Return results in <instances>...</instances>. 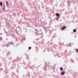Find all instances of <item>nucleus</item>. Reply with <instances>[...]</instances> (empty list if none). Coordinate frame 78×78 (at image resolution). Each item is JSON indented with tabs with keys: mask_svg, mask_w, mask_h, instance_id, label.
<instances>
[{
	"mask_svg": "<svg viewBox=\"0 0 78 78\" xmlns=\"http://www.w3.org/2000/svg\"><path fill=\"white\" fill-rule=\"evenodd\" d=\"M37 34H35V36L37 35H41V30H40V31H37L36 32Z\"/></svg>",
	"mask_w": 78,
	"mask_h": 78,
	"instance_id": "f257e3e1",
	"label": "nucleus"
},
{
	"mask_svg": "<svg viewBox=\"0 0 78 78\" xmlns=\"http://www.w3.org/2000/svg\"><path fill=\"white\" fill-rule=\"evenodd\" d=\"M44 29L45 31V33H47V31H49V29H48V27H47L45 28H44Z\"/></svg>",
	"mask_w": 78,
	"mask_h": 78,
	"instance_id": "f03ea898",
	"label": "nucleus"
},
{
	"mask_svg": "<svg viewBox=\"0 0 78 78\" xmlns=\"http://www.w3.org/2000/svg\"><path fill=\"white\" fill-rule=\"evenodd\" d=\"M66 28H67V26H63L61 28V30H64V29H66Z\"/></svg>",
	"mask_w": 78,
	"mask_h": 78,
	"instance_id": "7ed1b4c3",
	"label": "nucleus"
},
{
	"mask_svg": "<svg viewBox=\"0 0 78 78\" xmlns=\"http://www.w3.org/2000/svg\"><path fill=\"white\" fill-rule=\"evenodd\" d=\"M54 55H58V51H55Z\"/></svg>",
	"mask_w": 78,
	"mask_h": 78,
	"instance_id": "20e7f679",
	"label": "nucleus"
},
{
	"mask_svg": "<svg viewBox=\"0 0 78 78\" xmlns=\"http://www.w3.org/2000/svg\"><path fill=\"white\" fill-rule=\"evenodd\" d=\"M51 34V31H50H50L49 32V33L48 34V37H50V34Z\"/></svg>",
	"mask_w": 78,
	"mask_h": 78,
	"instance_id": "39448f33",
	"label": "nucleus"
},
{
	"mask_svg": "<svg viewBox=\"0 0 78 78\" xmlns=\"http://www.w3.org/2000/svg\"><path fill=\"white\" fill-rule=\"evenodd\" d=\"M16 64L15 63H13V64L12 67V69H14V68H15V67H16Z\"/></svg>",
	"mask_w": 78,
	"mask_h": 78,
	"instance_id": "423d86ee",
	"label": "nucleus"
},
{
	"mask_svg": "<svg viewBox=\"0 0 78 78\" xmlns=\"http://www.w3.org/2000/svg\"><path fill=\"white\" fill-rule=\"evenodd\" d=\"M62 46L61 45H60V47H58V49H59V50H62Z\"/></svg>",
	"mask_w": 78,
	"mask_h": 78,
	"instance_id": "0eeeda50",
	"label": "nucleus"
},
{
	"mask_svg": "<svg viewBox=\"0 0 78 78\" xmlns=\"http://www.w3.org/2000/svg\"><path fill=\"white\" fill-rule=\"evenodd\" d=\"M10 44V45H14V43L13 42H9V44Z\"/></svg>",
	"mask_w": 78,
	"mask_h": 78,
	"instance_id": "6e6552de",
	"label": "nucleus"
},
{
	"mask_svg": "<svg viewBox=\"0 0 78 78\" xmlns=\"http://www.w3.org/2000/svg\"><path fill=\"white\" fill-rule=\"evenodd\" d=\"M60 18V16H57L56 17L55 20H57V21H58V19H59Z\"/></svg>",
	"mask_w": 78,
	"mask_h": 78,
	"instance_id": "1a4fd4ad",
	"label": "nucleus"
},
{
	"mask_svg": "<svg viewBox=\"0 0 78 78\" xmlns=\"http://www.w3.org/2000/svg\"><path fill=\"white\" fill-rule=\"evenodd\" d=\"M65 74V71H63L61 73V75H64Z\"/></svg>",
	"mask_w": 78,
	"mask_h": 78,
	"instance_id": "9d476101",
	"label": "nucleus"
},
{
	"mask_svg": "<svg viewBox=\"0 0 78 78\" xmlns=\"http://www.w3.org/2000/svg\"><path fill=\"white\" fill-rule=\"evenodd\" d=\"M55 15L57 16V17H59L60 16V14L58 13H56L55 14Z\"/></svg>",
	"mask_w": 78,
	"mask_h": 78,
	"instance_id": "9b49d317",
	"label": "nucleus"
},
{
	"mask_svg": "<svg viewBox=\"0 0 78 78\" xmlns=\"http://www.w3.org/2000/svg\"><path fill=\"white\" fill-rule=\"evenodd\" d=\"M47 62H45V64H44V67H47Z\"/></svg>",
	"mask_w": 78,
	"mask_h": 78,
	"instance_id": "f8f14e48",
	"label": "nucleus"
},
{
	"mask_svg": "<svg viewBox=\"0 0 78 78\" xmlns=\"http://www.w3.org/2000/svg\"><path fill=\"white\" fill-rule=\"evenodd\" d=\"M73 32H74V33H76V29H74L73 30Z\"/></svg>",
	"mask_w": 78,
	"mask_h": 78,
	"instance_id": "ddd939ff",
	"label": "nucleus"
},
{
	"mask_svg": "<svg viewBox=\"0 0 78 78\" xmlns=\"http://www.w3.org/2000/svg\"><path fill=\"white\" fill-rule=\"evenodd\" d=\"M60 71H62V70H63V68H62V67H60Z\"/></svg>",
	"mask_w": 78,
	"mask_h": 78,
	"instance_id": "4468645a",
	"label": "nucleus"
},
{
	"mask_svg": "<svg viewBox=\"0 0 78 78\" xmlns=\"http://www.w3.org/2000/svg\"><path fill=\"white\" fill-rule=\"evenodd\" d=\"M0 5L1 6H3V4H2V2H0Z\"/></svg>",
	"mask_w": 78,
	"mask_h": 78,
	"instance_id": "2eb2a0df",
	"label": "nucleus"
},
{
	"mask_svg": "<svg viewBox=\"0 0 78 78\" xmlns=\"http://www.w3.org/2000/svg\"><path fill=\"white\" fill-rule=\"evenodd\" d=\"M23 41H25V40H26V38H25V37H23Z\"/></svg>",
	"mask_w": 78,
	"mask_h": 78,
	"instance_id": "dca6fc26",
	"label": "nucleus"
},
{
	"mask_svg": "<svg viewBox=\"0 0 78 78\" xmlns=\"http://www.w3.org/2000/svg\"><path fill=\"white\" fill-rule=\"evenodd\" d=\"M76 53H78V49H76Z\"/></svg>",
	"mask_w": 78,
	"mask_h": 78,
	"instance_id": "f3484780",
	"label": "nucleus"
},
{
	"mask_svg": "<svg viewBox=\"0 0 78 78\" xmlns=\"http://www.w3.org/2000/svg\"><path fill=\"white\" fill-rule=\"evenodd\" d=\"M58 44H59V45H61V41H58Z\"/></svg>",
	"mask_w": 78,
	"mask_h": 78,
	"instance_id": "a211bd4d",
	"label": "nucleus"
},
{
	"mask_svg": "<svg viewBox=\"0 0 78 78\" xmlns=\"http://www.w3.org/2000/svg\"><path fill=\"white\" fill-rule=\"evenodd\" d=\"M67 4H68V5H69H69H70V4H69V2L68 1H67Z\"/></svg>",
	"mask_w": 78,
	"mask_h": 78,
	"instance_id": "6ab92c4d",
	"label": "nucleus"
},
{
	"mask_svg": "<svg viewBox=\"0 0 78 78\" xmlns=\"http://www.w3.org/2000/svg\"><path fill=\"white\" fill-rule=\"evenodd\" d=\"M28 49L29 50H31V47H29L28 48Z\"/></svg>",
	"mask_w": 78,
	"mask_h": 78,
	"instance_id": "aec40b11",
	"label": "nucleus"
},
{
	"mask_svg": "<svg viewBox=\"0 0 78 78\" xmlns=\"http://www.w3.org/2000/svg\"><path fill=\"white\" fill-rule=\"evenodd\" d=\"M16 14V12H13V15H15Z\"/></svg>",
	"mask_w": 78,
	"mask_h": 78,
	"instance_id": "412c9836",
	"label": "nucleus"
},
{
	"mask_svg": "<svg viewBox=\"0 0 78 78\" xmlns=\"http://www.w3.org/2000/svg\"><path fill=\"white\" fill-rule=\"evenodd\" d=\"M6 46L7 47H8L9 46V45H8V44H6Z\"/></svg>",
	"mask_w": 78,
	"mask_h": 78,
	"instance_id": "4be33fe9",
	"label": "nucleus"
},
{
	"mask_svg": "<svg viewBox=\"0 0 78 78\" xmlns=\"http://www.w3.org/2000/svg\"><path fill=\"white\" fill-rule=\"evenodd\" d=\"M0 41H2V37H0Z\"/></svg>",
	"mask_w": 78,
	"mask_h": 78,
	"instance_id": "5701e85b",
	"label": "nucleus"
},
{
	"mask_svg": "<svg viewBox=\"0 0 78 78\" xmlns=\"http://www.w3.org/2000/svg\"><path fill=\"white\" fill-rule=\"evenodd\" d=\"M26 56L27 57V58L28 59V58H29L28 56L27 55H26Z\"/></svg>",
	"mask_w": 78,
	"mask_h": 78,
	"instance_id": "b1692460",
	"label": "nucleus"
},
{
	"mask_svg": "<svg viewBox=\"0 0 78 78\" xmlns=\"http://www.w3.org/2000/svg\"><path fill=\"white\" fill-rule=\"evenodd\" d=\"M70 61L71 62H73H73H74V61H73V60L72 61Z\"/></svg>",
	"mask_w": 78,
	"mask_h": 78,
	"instance_id": "393cba45",
	"label": "nucleus"
},
{
	"mask_svg": "<svg viewBox=\"0 0 78 78\" xmlns=\"http://www.w3.org/2000/svg\"><path fill=\"white\" fill-rule=\"evenodd\" d=\"M69 47H72V46H71V44H69Z\"/></svg>",
	"mask_w": 78,
	"mask_h": 78,
	"instance_id": "a878e982",
	"label": "nucleus"
},
{
	"mask_svg": "<svg viewBox=\"0 0 78 78\" xmlns=\"http://www.w3.org/2000/svg\"><path fill=\"white\" fill-rule=\"evenodd\" d=\"M66 45H67V46L68 47L69 46V44H67Z\"/></svg>",
	"mask_w": 78,
	"mask_h": 78,
	"instance_id": "bb28decb",
	"label": "nucleus"
},
{
	"mask_svg": "<svg viewBox=\"0 0 78 78\" xmlns=\"http://www.w3.org/2000/svg\"><path fill=\"white\" fill-rule=\"evenodd\" d=\"M5 8V4L3 5V8Z\"/></svg>",
	"mask_w": 78,
	"mask_h": 78,
	"instance_id": "cd10ccee",
	"label": "nucleus"
},
{
	"mask_svg": "<svg viewBox=\"0 0 78 78\" xmlns=\"http://www.w3.org/2000/svg\"><path fill=\"white\" fill-rule=\"evenodd\" d=\"M16 33L17 34L18 33V31L17 30H16Z\"/></svg>",
	"mask_w": 78,
	"mask_h": 78,
	"instance_id": "c85d7f7f",
	"label": "nucleus"
},
{
	"mask_svg": "<svg viewBox=\"0 0 78 78\" xmlns=\"http://www.w3.org/2000/svg\"><path fill=\"white\" fill-rule=\"evenodd\" d=\"M0 70H3V69L1 68H0Z\"/></svg>",
	"mask_w": 78,
	"mask_h": 78,
	"instance_id": "c756f323",
	"label": "nucleus"
},
{
	"mask_svg": "<svg viewBox=\"0 0 78 78\" xmlns=\"http://www.w3.org/2000/svg\"><path fill=\"white\" fill-rule=\"evenodd\" d=\"M44 70L45 71H46V68L45 67L44 69Z\"/></svg>",
	"mask_w": 78,
	"mask_h": 78,
	"instance_id": "7c9ffc66",
	"label": "nucleus"
},
{
	"mask_svg": "<svg viewBox=\"0 0 78 78\" xmlns=\"http://www.w3.org/2000/svg\"><path fill=\"white\" fill-rule=\"evenodd\" d=\"M5 10V8H3V11Z\"/></svg>",
	"mask_w": 78,
	"mask_h": 78,
	"instance_id": "2f4dec72",
	"label": "nucleus"
},
{
	"mask_svg": "<svg viewBox=\"0 0 78 78\" xmlns=\"http://www.w3.org/2000/svg\"><path fill=\"white\" fill-rule=\"evenodd\" d=\"M7 44L8 45H9V46H10V44H9V42H8V44Z\"/></svg>",
	"mask_w": 78,
	"mask_h": 78,
	"instance_id": "473e14b6",
	"label": "nucleus"
},
{
	"mask_svg": "<svg viewBox=\"0 0 78 78\" xmlns=\"http://www.w3.org/2000/svg\"><path fill=\"white\" fill-rule=\"evenodd\" d=\"M38 39H38V38H37V39H35V41H38Z\"/></svg>",
	"mask_w": 78,
	"mask_h": 78,
	"instance_id": "72a5a7b5",
	"label": "nucleus"
},
{
	"mask_svg": "<svg viewBox=\"0 0 78 78\" xmlns=\"http://www.w3.org/2000/svg\"><path fill=\"white\" fill-rule=\"evenodd\" d=\"M8 54H9H9H10V52H9V51H8Z\"/></svg>",
	"mask_w": 78,
	"mask_h": 78,
	"instance_id": "f704fd0d",
	"label": "nucleus"
},
{
	"mask_svg": "<svg viewBox=\"0 0 78 78\" xmlns=\"http://www.w3.org/2000/svg\"><path fill=\"white\" fill-rule=\"evenodd\" d=\"M6 4H8V2L7 1V2H6Z\"/></svg>",
	"mask_w": 78,
	"mask_h": 78,
	"instance_id": "c9c22d12",
	"label": "nucleus"
},
{
	"mask_svg": "<svg viewBox=\"0 0 78 78\" xmlns=\"http://www.w3.org/2000/svg\"><path fill=\"white\" fill-rule=\"evenodd\" d=\"M23 40H22L20 41V42H23Z\"/></svg>",
	"mask_w": 78,
	"mask_h": 78,
	"instance_id": "e433bc0d",
	"label": "nucleus"
},
{
	"mask_svg": "<svg viewBox=\"0 0 78 78\" xmlns=\"http://www.w3.org/2000/svg\"><path fill=\"white\" fill-rule=\"evenodd\" d=\"M45 9H46V12H47V9L46 8H45Z\"/></svg>",
	"mask_w": 78,
	"mask_h": 78,
	"instance_id": "4c0bfd02",
	"label": "nucleus"
},
{
	"mask_svg": "<svg viewBox=\"0 0 78 78\" xmlns=\"http://www.w3.org/2000/svg\"><path fill=\"white\" fill-rule=\"evenodd\" d=\"M35 31H37V29H36Z\"/></svg>",
	"mask_w": 78,
	"mask_h": 78,
	"instance_id": "58836bf2",
	"label": "nucleus"
},
{
	"mask_svg": "<svg viewBox=\"0 0 78 78\" xmlns=\"http://www.w3.org/2000/svg\"><path fill=\"white\" fill-rule=\"evenodd\" d=\"M27 29H26V33H27Z\"/></svg>",
	"mask_w": 78,
	"mask_h": 78,
	"instance_id": "ea45409f",
	"label": "nucleus"
},
{
	"mask_svg": "<svg viewBox=\"0 0 78 78\" xmlns=\"http://www.w3.org/2000/svg\"><path fill=\"white\" fill-rule=\"evenodd\" d=\"M44 8V6H42V8Z\"/></svg>",
	"mask_w": 78,
	"mask_h": 78,
	"instance_id": "a19ab883",
	"label": "nucleus"
},
{
	"mask_svg": "<svg viewBox=\"0 0 78 78\" xmlns=\"http://www.w3.org/2000/svg\"><path fill=\"white\" fill-rule=\"evenodd\" d=\"M6 6L7 7H8V4H6Z\"/></svg>",
	"mask_w": 78,
	"mask_h": 78,
	"instance_id": "79ce46f5",
	"label": "nucleus"
},
{
	"mask_svg": "<svg viewBox=\"0 0 78 78\" xmlns=\"http://www.w3.org/2000/svg\"><path fill=\"white\" fill-rule=\"evenodd\" d=\"M13 36H14V35L12 34V37H13Z\"/></svg>",
	"mask_w": 78,
	"mask_h": 78,
	"instance_id": "37998d69",
	"label": "nucleus"
},
{
	"mask_svg": "<svg viewBox=\"0 0 78 78\" xmlns=\"http://www.w3.org/2000/svg\"><path fill=\"white\" fill-rule=\"evenodd\" d=\"M20 26H18V28H20Z\"/></svg>",
	"mask_w": 78,
	"mask_h": 78,
	"instance_id": "c03bdc74",
	"label": "nucleus"
},
{
	"mask_svg": "<svg viewBox=\"0 0 78 78\" xmlns=\"http://www.w3.org/2000/svg\"><path fill=\"white\" fill-rule=\"evenodd\" d=\"M20 22L18 23V24H20Z\"/></svg>",
	"mask_w": 78,
	"mask_h": 78,
	"instance_id": "a18cd8bd",
	"label": "nucleus"
},
{
	"mask_svg": "<svg viewBox=\"0 0 78 78\" xmlns=\"http://www.w3.org/2000/svg\"><path fill=\"white\" fill-rule=\"evenodd\" d=\"M53 39H51V41H53Z\"/></svg>",
	"mask_w": 78,
	"mask_h": 78,
	"instance_id": "49530a36",
	"label": "nucleus"
},
{
	"mask_svg": "<svg viewBox=\"0 0 78 78\" xmlns=\"http://www.w3.org/2000/svg\"><path fill=\"white\" fill-rule=\"evenodd\" d=\"M74 9H76V7L75 8H74Z\"/></svg>",
	"mask_w": 78,
	"mask_h": 78,
	"instance_id": "de8ad7c7",
	"label": "nucleus"
},
{
	"mask_svg": "<svg viewBox=\"0 0 78 78\" xmlns=\"http://www.w3.org/2000/svg\"><path fill=\"white\" fill-rule=\"evenodd\" d=\"M27 29L26 28H24V30H26Z\"/></svg>",
	"mask_w": 78,
	"mask_h": 78,
	"instance_id": "09e8293b",
	"label": "nucleus"
},
{
	"mask_svg": "<svg viewBox=\"0 0 78 78\" xmlns=\"http://www.w3.org/2000/svg\"><path fill=\"white\" fill-rule=\"evenodd\" d=\"M24 64L25 65V62H24Z\"/></svg>",
	"mask_w": 78,
	"mask_h": 78,
	"instance_id": "8fccbe9b",
	"label": "nucleus"
},
{
	"mask_svg": "<svg viewBox=\"0 0 78 78\" xmlns=\"http://www.w3.org/2000/svg\"><path fill=\"white\" fill-rule=\"evenodd\" d=\"M18 45H19V44H17V46H18Z\"/></svg>",
	"mask_w": 78,
	"mask_h": 78,
	"instance_id": "3c124183",
	"label": "nucleus"
},
{
	"mask_svg": "<svg viewBox=\"0 0 78 78\" xmlns=\"http://www.w3.org/2000/svg\"><path fill=\"white\" fill-rule=\"evenodd\" d=\"M9 16L10 17H11V15H10Z\"/></svg>",
	"mask_w": 78,
	"mask_h": 78,
	"instance_id": "603ef678",
	"label": "nucleus"
},
{
	"mask_svg": "<svg viewBox=\"0 0 78 78\" xmlns=\"http://www.w3.org/2000/svg\"><path fill=\"white\" fill-rule=\"evenodd\" d=\"M38 8H39H39H40V7H38Z\"/></svg>",
	"mask_w": 78,
	"mask_h": 78,
	"instance_id": "864d4df0",
	"label": "nucleus"
},
{
	"mask_svg": "<svg viewBox=\"0 0 78 78\" xmlns=\"http://www.w3.org/2000/svg\"><path fill=\"white\" fill-rule=\"evenodd\" d=\"M61 20H59V21H61Z\"/></svg>",
	"mask_w": 78,
	"mask_h": 78,
	"instance_id": "5fc2aeb1",
	"label": "nucleus"
},
{
	"mask_svg": "<svg viewBox=\"0 0 78 78\" xmlns=\"http://www.w3.org/2000/svg\"><path fill=\"white\" fill-rule=\"evenodd\" d=\"M31 27H32L31 26H30V28H31Z\"/></svg>",
	"mask_w": 78,
	"mask_h": 78,
	"instance_id": "6e6d98bb",
	"label": "nucleus"
},
{
	"mask_svg": "<svg viewBox=\"0 0 78 78\" xmlns=\"http://www.w3.org/2000/svg\"><path fill=\"white\" fill-rule=\"evenodd\" d=\"M51 0H50V1L51 2Z\"/></svg>",
	"mask_w": 78,
	"mask_h": 78,
	"instance_id": "4d7b16f0",
	"label": "nucleus"
},
{
	"mask_svg": "<svg viewBox=\"0 0 78 78\" xmlns=\"http://www.w3.org/2000/svg\"><path fill=\"white\" fill-rule=\"evenodd\" d=\"M52 37V38H53V37Z\"/></svg>",
	"mask_w": 78,
	"mask_h": 78,
	"instance_id": "13d9d810",
	"label": "nucleus"
},
{
	"mask_svg": "<svg viewBox=\"0 0 78 78\" xmlns=\"http://www.w3.org/2000/svg\"><path fill=\"white\" fill-rule=\"evenodd\" d=\"M7 36H8V34L7 35Z\"/></svg>",
	"mask_w": 78,
	"mask_h": 78,
	"instance_id": "bf43d9fd",
	"label": "nucleus"
},
{
	"mask_svg": "<svg viewBox=\"0 0 78 78\" xmlns=\"http://www.w3.org/2000/svg\"><path fill=\"white\" fill-rule=\"evenodd\" d=\"M34 42H35L34 41Z\"/></svg>",
	"mask_w": 78,
	"mask_h": 78,
	"instance_id": "052dcab7",
	"label": "nucleus"
},
{
	"mask_svg": "<svg viewBox=\"0 0 78 78\" xmlns=\"http://www.w3.org/2000/svg\"><path fill=\"white\" fill-rule=\"evenodd\" d=\"M37 68H38V67H37Z\"/></svg>",
	"mask_w": 78,
	"mask_h": 78,
	"instance_id": "680f3d73",
	"label": "nucleus"
},
{
	"mask_svg": "<svg viewBox=\"0 0 78 78\" xmlns=\"http://www.w3.org/2000/svg\"><path fill=\"white\" fill-rule=\"evenodd\" d=\"M62 5H64V4H62Z\"/></svg>",
	"mask_w": 78,
	"mask_h": 78,
	"instance_id": "e2e57ef3",
	"label": "nucleus"
},
{
	"mask_svg": "<svg viewBox=\"0 0 78 78\" xmlns=\"http://www.w3.org/2000/svg\"><path fill=\"white\" fill-rule=\"evenodd\" d=\"M48 67H49V65H48Z\"/></svg>",
	"mask_w": 78,
	"mask_h": 78,
	"instance_id": "0e129e2a",
	"label": "nucleus"
},
{
	"mask_svg": "<svg viewBox=\"0 0 78 78\" xmlns=\"http://www.w3.org/2000/svg\"><path fill=\"white\" fill-rule=\"evenodd\" d=\"M38 67H40V66H38Z\"/></svg>",
	"mask_w": 78,
	"mask_h": 78,
	"instance_id": "69168bd1",
	"label": "nucleus"
},
{
	"mask_svg": "<svg viewBox=\"0 0 78 78\" xmlns=\"http://www.w3.org/2000/svg\"><path fill=\"white\" fill-rule=\"evenodd\" d=\"M4 61H6V60H4Z\"/></svg>",
	"mask_w": 78,
	"mask_h": 78,
	"instance_id": "338daca9",
	"label": "nucleus"
},
{
	"mask_svg": "<svg viewBox=\"0 0 78 78\" xmlns=\"http://www.w3.org/2000/svg\"><path fill=\"white\" fill-rule=\"evenodd\" d=\"M33 28H34V27H33Z\"/></svg>",
	"mask_w": 78,
	"mask_h": 78,
	"instance_id": "774afa93",
	"label": "nucleus"
}]
</instances>
